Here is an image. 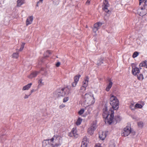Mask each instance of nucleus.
Returning a JSON list of instances; mask_svg holds the SVG:
<instances>
[{
    "instance_id": "nucleus-1",
    "label": "nucleus",
    "mask_w": 147,
    "mask_h": 147,
    "mask_svg": "<svg viewBox=\"0 0 147 147\" xmlns=\"http://www.w3.org/2000/svg\"><path fill=\"white\" fill-rule=\"evenodd\" d=\"M110 103L112 108H111L108 111L107 107H105L103 109V116L105 119V122L109 125L113 122L114 117V110H118L119 108V102L117 98L114 95H111Z\"/></svg>"
},
{
    "instance_id": "nucleus-2",
    "label": "nucleus",
    "mask_w": 147,
    "mask_h": 147,
    "mask_svg": "<svg viewBox=\"0 0 147 147\" xmlns=\"http://www.w3.org/2000/svg\"><path fill=\"white\" fill-rule=\"evenodd\" d=\"M62 143L61 137L57 135H54L51 138L44 140L42 142L43 147H58Z\"/></svg>"
},
{
    "instance_id": "nucleus-3",
    "label": "nucleus",
    "mask_w": 147,
    "mask_h": 147,
    "mask_svg": "<svg viewBox=\"0 0 147 147\" xmlns=\"http://www.w3.org/2000/svg\"><path fill=\"white\" fill-rule=\"evenodd\" d=\"M129 134L131 138H133L135 135V133L131 130L130 127L127 126L121 132V136H122L126 137Z\"/></svg>"
},
{
    "instance_id": "nucleus-4",
    "label": "nucleus",
    "mask_w": 147,
    "mask_h": 147,
    "mask_svg": "<svg viewBox=\"0 0 147 147\" xmlns=\"http://www.w3.org/2000/svg\"><path fill=\"white\" fill-rule=\"evenodd\" d=\"M70 93L69 90L67 88H59L58 89L55 93V96L59 97L69 94Z\"/></svg>"
},
{
    "instance_id": "nucleus-5",
    "label": "nucleus",
    "mask_w": 147,
    "mask_h": 147,
    "mask_svg": "<svg viewBox=\"0 0 147 147\" xmlns=\"http://www.w3.org/2000/svg\"><path fill=\"white\" fill-rule=\"evenodd\" d=\"M85 101L90 105L94 104L95 102V98L92 94L86 93L84 95Z\"/></svg>"
},
{
    "instance_id": "nucleus-6",
    "label": "nucleus",
    "mask_w": 147,
    "mask_h": 147,
    "mask_svg": "<svg viewBox=\"0 0 147 147\" xmlns=\"http://www.w3.org/2000/svg\"><path fill=\"white\" fill-rule=\"evenodd\" d=\"M97 121H95L92 123L90 126L89 127L88 130V134L90 135H92L94 133V131L97 128Z\"/></svg>"
},
{
    "instance_id": "nucleus-7",
    "label": "nucleus",
    "mask_w": 147,
    "mask_h": 147,
    "mask_svg": "<svg viewBox=\"0 0 147 147\" xmlns=\"http://www.w3.org/2000/svg\"><path fill=\"white\" fill-rule=\"evenodd\" d=\"M132 67V73L134 75L136 76L140 72V69H142L141 67H140L139 68H138L135 66V65L134 63H132L131 64Z\"/></svg>"
},
{
    "instance_id": "nucleus-8",
    "label": "nucleus",
    "mask_w": 147,
    "mask_h": 147,
    "mask_svg": "<svg viewBox=\"0 0 147 147\" xmlns=\"http://www.w3.org/2000/svg\"><path fill=\"white\" fill-rule=\"evenodd\" d=\"M137 13L140 16H143L147 13V7H144L139 9L137 10Z\"/></svg>"
},
{
    "instance_id": "nucleus-9",
    "label": "nucleus",
    "mask_w": 147,
    "mask_h": 147,
    "mask_svg": "<svg viewBox=\"0 0 147 147\" xmlns=\"http://www.w3.org/2000/svg\"><path fill=\"white\" fill-rule=\"evenodd\" d=\"M102 25V23L100 22H98L94 24V28L93 29V32H96Z\"/></svg>"
},
{
    "instance_id": "nucleus-10",
    "label": "nucleus",
    "mask_w": 147,
    "mask_h": 147,
    "mask_svg": "<svg viewBox=\"0 0 147 147\" xmlns=\"http://www.w3.org/2000/svg\"><path fill=\"white\" fill-rule=\"evenodd\" d=\"M88 143V140L86 136H85L82 142L81 147H87V145Z\"/></svg>"
},
{
    "instance_id": "nucleus-11",
    "label": "nucleus",
    "mask_w": 147,
    "mask_h": 147,
    "mask_svg": "<svg viewBox=\"0 0 147 147\" xmlns=\"http://www.w3.org/2000/svg\"><path fill=\"white\" fill-rule=\"evenodd\" d=\"M89 80V78L88 76L86 77L84 79V81L82 82V88L84 87L85 89L86 88L87 86L88 82Z\"/></svg>"
},
{
    "instance_id": "nucleus-12",
    "label": "nucleus",
    "mask_w": 147,
    "mask_h": 147,
    "mask_svg": "<svg viewBox=\"0 0 147 147\" xmlns=\"http://www.w3.org/2000/svg\"><path fill=\"white\" fill-rule=\"evenodd\" d=\"M33 17L32 16H30L27 18L26 21V25L28 26L31 24L33 21Z\"/></svg>"
},
{
    "instance_id": "nucleus-13",
    "label": "nucleus",
    "mask_w": 147,
    "mask_h": 147,
    "mask_svg": "<svg viewBox=\"0 0 147 147\" xmlns=\"http://www.w3.org/2000/svg\"><path fill=\"white\" fill-rule=\"evenodd\" d=\"M109 4L107 3L106 4H104V7H103L102 9L105 12L108 13L109 14H111V12L108 9V7Z\"/></svg>"
},
{
    "instance_id": "nucleus-14",
    "label": "nucleus",
    "mask_w": 147,
    "mask_h": 147,
    "mask_svg": "<svg viewBox=\"0 0 147 147\" xmlns=\"http://www.w3.org/2000/svg\"><path fill=\"white\" fill-rule=\"evenodd\" d=\"M39 72L37 71H35L32 73L31 74L28 76V78L30 79H32L33 78L36 77L38 74Z\"/></svg>"
},
{
    "instance_id": "nucleus-15",
    "label": "nucleus",
    "mask_w": 147,
    "mask_h": 147,
    "mask_svg": "<svg viewBox=\"0 0 147 147\" xmlns=\"http://www.w3.org/2000/svg\"><path fill=\"white\" fill-rule=\"evenodd\" d=\"M139 66L140 67H145L146 68H147V61L145 60L142 61L140 64Z\"/></svg>"
},
{
    "instance_id": "nucleus-16",
    "label": "nucleus",
    "mask_w": 147,
    "mask_h": 147,
    "mask_svg": "<svg viewBox=\"0 0 147 147\" xmlns=\"http://www.w3.org/2000/svg\"><path fill=\"white\" fill-rule=\"evenodd\" d=\"M106 136L105 133V132H102L99 134V137L102 140H104Z\"/></svg>"
},
{
    "instance_id": "nucleus-17",
    "label": "nucleus",
    "mask_w": 147,
    "mask_h": 147,
    "mask_svg": "<svg viewBox=\"0 0 147 147\" xmlns=\"http://www.w3.org/2000/svg\"><path fill=\"white\" fill-rule=\"evenodd\" d=\"M113 83L110 80H109V83L106 88V90L107 91H109L112 86Z\"/></svg>"
},
{
    "instance_id": "nucleus-18",
    "label": "nucleus",
    "mask_w": 147,
    "mask_h": 147,
    "mask_svg": "<svg viewBox=\"0 0 147 147\" xmlns=\"http://www.w3.org/2000/svg\"><path fill=\"white\" fill-rule=\"evenodd\" d=\"M32 85V83H30L24 86L23 89L22 90H28L31 87V85Z\"/></svg>"
},
{
    "instance_id": "nucleus-19",
    "label": "nucleus",
    "mask_w": 147,
    "mask_h": 147,
    "mask_svg": "<svg viewBox=\"0 0 147 147\" xmlns=\"http://www.w3.org/2000/svg\"><path fill=\"white\" fill-rule=\"evenodd\" d=\"M74 136L75 138L78 137V134H77V130L76 129L73 128L72 130Z\"/></svg>"
},
{
    "instance_id": "nucleus-20",
    "label": "nucleus",
    "mask_w": 147,
    "mask_h": 147,
    "mask_svg": "<svg viewBox=\"0 0 147 147\" xmlns=\"http://www.w3.org/2000/svg\"><path fill=\"white\" fill-rule=\"evenodd\" d=\"M19 57V53L18 52L14 53L12 55V57L17 59Z\"/></svg>"
},
{
    "instance_id": "nucleus-21",
    "label": "nucleus",
    "mask_w": 147,
    "mask_h": 147,
    "mask_svg": "<svg viewBox=\"0 0 147 147\" xmlns=\"http://www.w3.org/2000/svg\"><path fill=\"white\" fill-rule=\"evenodd\" d=\"M80 76V75H79L78 76H75L74 78V82H76V83H78V82L79 81V78Z\"/></svg>"
},
{
    "instance_id": "nucleus-22",
    "label": "nucleus",
    "mask_w": 147,
    "mask_h": 147,
    "mask_svg": "<svg viewBox=\"0 0 147 147\" xmlns=\"http://www.w3.org/2000/svg\"><path fill=\"white\" fill-rule=\"evenodd\" d=\"M17 2V5L18 6H20L24 3L23 0H18Z\"/></svg>"
},
{
    "instance_id": "nucleus-23",
    "label": "nucleus",
    "mask_w": 147,
    "mask_h": 147,
    "mask_svg": "<svg viewBox=\"0 0 147 147\" xmlns=\"http://www.w3.org/2000/svg\"><path fill=\"white\" fill-rule=\"evenodd\" d=\"M51 51H47L44 54V57H49L50 54H51Z\"/></svg>"
},
{
    "instance_id": "nucleus-24",
    "label": "nucleus",
    "mask_w": 147,
    "mask_h": 147,
    "mask_svg": "<svg viewBox=\"0 0 147 147\" xmlns=\"http://www.w3.org/2000/svg\"><path fill=\"white\" fill-rule=\"evenodd\" d=\"M138 79L140 80H142L144 79L143 75L142 74H140L137 76Z\"/></svg>"
},
{
    "instance_id": "nucleus-25",
    "label": "nucleus",
    "mask_w": 147,
    "mask_h": 147,
    "mask_svg": "<svg viewBox=\"0 0 147 147\" xmlns=\"http://www.w3.org/2000/svg\"><path fill=\"white\" fill-rule=\"evenodd\" d=\"M82 121V120L81 119L79 118L76 122V125H80Z\"/></svg>"
},
{
    "instance_id": "nucleus-26",
    "label": "nucleus",
    "mask_w": 147,
    "mask_h": 147,
    "mask_svg": "<svg viewBox=\"0 0 147 147\" xmlns=\"http://www.w3.org/2000/svg\"><path fill=\"white\" fill-rule=\"evenodd\" d=\"M142 107L143 106L139 104L138 103H137L135 105L134 107L135 108H138L140 109H141Z\"/></svg>"
},
{
    "instance_id": "nucleus-27",
    "label": "nucleus",
    "mask_w": 147,
    "mask_h": 147,
    "mask_svg": "<svg viewBox=\"0 0 147 147\" xmlns=\"http://www.w3.org/2000/svg\"><path fill=\"white\" fill-rule=\"evenodd\" d=\"M139 55L138 53L137 52H134L132 55V57L134 58L136 57Z\"/></svg>"
},
{
    "instance_id": "nucleus-28",
    "label": "nucleus",
    "mask_w": 147,
    "mask_h": 147,
    "mask_svg": "<svg viewBox=\"0 0 147 147\" xmlns=\"http://www.w3.org/2000/svg\"><path fill=\"white\" fill-rule=\"evenodd\" d=\"M25 45V43H22V44L21 45V47H20V48L19 49V51H21L24 48V47Z\"/></svg>"
},
{
    "instance_id": "nucleus-29",
    "label": "nucleus",
    "mask_w": 147,
    "mask_h": 147,
    "mask_svg": "<svg viewBox=\"0 0 147 147\" xmlns=\"http://www.w3.org/2000/svg\"><path fill=\"white\" fill-rule=\"evenodd\" d=\"M84 109H81L78 112V114L80 115H82V114L83 113H84Z\"/></svg>"
},
{
    "instance_id": "nucleus-30",
    "label": "nucleus",
    "mask_w": 147,
    "mask_h": 147,
    "mask_svg": "<svg viewBox=\"0 0 147 147\" xmlns=\"http://www.w3.org/2000/svg\"><path fill=\"white\" fill-rule=\"evenodd\" d=\"M59 2V0H53V4L55 5H57L58 4Z\"/></svg>"
},
{
    "instance_id": "nucleus-31",
    "label": "nucleus",
    "mask_w": 147,
    "mask_h": 147,
    "mask_svg": "<svg viewBox=\"0 0 147 147\" xmlns=\"http://www.w3.org/2000/svg\"><path fill=\"white\" fill-rule=\"evenodd\" d=\"M115 143L113 142H111L110 143L109 147H115Z\"/></svg>"
},
{
    "instance_id": "nucleus-32",
    "label": "nucleus",
    "mask_w": 147,
    "mask_h": 147,
    "mask_svg": "<svg viewBox=\"0 0 147 147\" xmlns=\"http://www.w3.org/2000/svg\"><path fill=\"white\" fill-rule=\"evenodd\" d=\"M138 126L140 127H142L143 126V123L142 122H140L138 123Z\"/></svg>"
},
{
    "instance_id": "nucleus-33",
    "label": "nucleus",
    "mask_w": 147,
    "mask_h": 147,
    "mask_svg": "<svg viewBox=\"0 0 147 147\" xmlns=\"http://www.w3.org/2000/svg\"><path fill=\"white\" fill-rule=\"evenodd\" d=\"M115 119L117 121H119L120 120V116H117L115 117Z\"/></svg>"
},
{
    "instance_id": "nucleus-34",
    "label": "nucleus",
    "mask_w": 147,
    "mask_h": 147,
    "mask_svg": "<svg viewBox=\"0 0 147 147\" xmlns=\"http://www.w3.org/2000/svg\"><path fill=\"white\" fill-rule=\"evenodd\" d=\"M43 0H40L37 3L36 6H38L39 5H40L42 3Z\"/></svg>"
},
{
    "instance_id": "nucleus-35",
    "label": "nucleus",
    "mask_w": 147,
    "mask_h": 147,
    "mask_svg": "<svg viewBox=\"0 0 147 147\" xmlns=\"http://www.w3.org/2000/svg\"><path fill=\"white\" fill-rule=\"evenodd\" d=\"M69 100V97H66L64 98L63 99V102H67Z\"/></svg>"
},
{
    "instance_id": "nucleus-36",
    "label": "nucleus",
    "mask_w": 147,
    "mask_h": 147,
    "mask_svg": "<svg viewBox=\"0 0 147 147\" xmlns=\"http://www.w3.org/2000/svg\"><path fill=\"white\" fill-rule=\"evenodd\" d=\"M3 135H0V142H3V140L4 138Z\"/></svg>"
},
{
    "instance_id": "nucleus-37",
    "label": "nucleus",
    "mask_w": 147,
    "mask_h": 147,
    "mask_svg": "<svg viewBox=\"0 0 147 147\" xmlns=\"http://www.w3.org/2000/svg\"><path fill=\"white\" fill-rule=\"evenodd\" d=\"M69 136L70 137H73L74 136L73 135V133L72 130L71 131L69 134Z\"/></svg>"
},
{
    "instance_id": "nucleus-38",
    "label": "nucleus",
    "mask_w": 147,
    "mask_h": 147,
    "mask_svg": "<svg viewBox=\"0 0 147 147\" xmlns=\"http://www.w3.org/2000/svg\"><path fill=\"white\" fill-rule=\"evenodd\" d=\"M77 83H76V82H74L72 83V86L73 87H75Z\"/></svg>"
},
{
    "instance_id": "nucleus-39",
    "label": "nucleus",
    "mask_w": 147,
    "mask_h": 147,
    "mask_svg": "<svg viewBox=\"0 0 147 147\" xmlns=\"http://www.w3.org/2000/svg\"><path fill=\"white\" fill-rule=\"evenodd\" d=\"M103 63V61L102 60H100L99 62H98V65H100Z\"/></svg>"
},
{
    "instance_id": "nucleus-40",
    "label": "nucleus",
    "mask_w": 147,
    "mask_h": 147,
    "mask_svg": "<svg viewBox=\"0 0 147 147\" xmlns=\"http://www.w3.org/2000/svg\"><path fill=\"white\" fill-rule=\"evenodd\" d=\"M42 79H40L39 80L38 82L39 84H44L42 82Z\"/></svg>"
},
{
    "instance_id": "nucleus-41",
    "label": "nucleus",
    "mask_w": 147,
    "mask_h": 147,
    "mask_svg": "<svg viewBox=\"0 0 147 147\" xmlns=\"http://www.w3.org/2000/svg\"><path fill=\"white\" fill-rule=\"evenodd\" d=\"M134 107V106L133 105H131L130 106V108L132 110H134V109H135V108Z\"/></svg>"
},
{
    "instance_id": "nucleus-42",
    "label": "nucleus",
    "mask_w": 147,
    "mask_h": 147,
    "mask_svg": "<svg viewBox=\"0 0 147 147\" xmlns=\"http://www.w3.org/2000/svg\"><path fill=\"white\" fill-rule=\"evenodd\" d=\"M145 1L144 2V7H147V1Z\"/></svg>"
},
{
    "instance_id": "nucleus-43",
    "label": "nucleus",
    "mask_w": 147,
    "mask_h": 147,
    "mask_svg": "<svg viewBox=\"0 0 147 147\" xmlns=\"http://www.w3.org/2000/svg\"><path fill=\"white\" fill-rule=\"evenodd\" d=\"M65 105L63 104H61L59 106V108L60 109H62L65 107Z\"/></svg>"
},
{
    "instance_id": "nucleus-44",
    "label": "nucleus",
    "mask_w": 147,
    "mask_h": 147,
    "mask_svg": "<svg viewBox=\"0 0 147 147\" xmlns=\"http://www.w3.org/2000/svg\"><path fill=\"white\" fill-rule=\"evenodd\" d=\"M60 65V63L59 62H58L56 64V65L57 67H58Z\"/></svg>"
},
{
    "instance_id": "nucleus-45",
    "label": "nucleus",
    "mask_w": 147,
    "mask_h": 147,
    "mask_svg": "<svg viewBox=\"0 0 147 147\" xmlns=\"http://www.w3.org/2000/svg\"><path fill=\"white\" fill-rule=\"evenodd\" d=\"M30 95H28L26 94H25V96L24 97V99H26V98H28Z\"/></svg>"
},
{
    "instance_id": "nucleus-46",
    "label": "nucleus",
    "mask_w": 147,
    "mask_h": 147,
    "mask_svg": "<svg viewBox=\"0 0 147 147\" xmlns=\"http://www.w3.org/2000/svg\"><path fill=\"white\" fill-rule=\"evenodd\" d=\"M144 0H139V5H140Z\"/></svg>"
},
{
    "instance_id": "nucleus-47",
    "label": "nucleus",
    "mask_w": 147,
    "mask_h": 147,
    "mask_svg": "<svg viewBox=\"0 0 147 147\" xmlns=\"http://www.w3.org/2000/svg\"><path fill=\"white\" fill-rule=\"evenodd\" d=\"M34 91V89H32L31 91V93L30 94V95H31V93H32Z\"/></svg>"
},
{
    "instance_id": "nucleus-48",
    "label": "nucleus",
    "mask_w": 147,
    "mask_h": 147,
    "mask_svg": "<svg viewBox=\"0 0 147 147\" xmlns=\"http://www.w3.org/2000/svg\"><path fill=\"white\" fill-rule=\"evenodd\" d=\"M104 1H105V2H104V4H106V3H108V2L107 1V0H104Z\"/></svg>"
},
{
    "instance_id": "nucleus-49",
    "label": "nucleus",
    "mask_w": 147,
    "mask_h": 147,
    "mask_svg": "<svg viewBox=\"0 0 147 147\" xmlns=\"http://www.w3.org/2000/svg\"><path fill=\"white\" fill-rule=\"evenodd\" d=\"M95 147H101L100 146L96 145Z\"/></svg>"
},
{
    "instance_id": "nucleus-50",
    "label": "nucleus",
    "mask_w": 147,
    "mask_h": 147,
    "mask_svg": "<svg viewBox=\"0 0 147 147\" xmlns=\"http://www.w3.org/2000/svg\"><path fill=\"white\" fill-rule=\"evenodd\" d=\"M145 1H147V0H145Z\"/></svg>"
}]
</instances>
